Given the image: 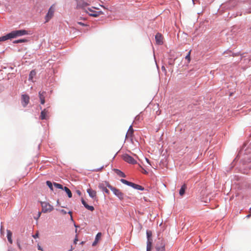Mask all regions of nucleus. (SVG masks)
Here are the masks:
<instances>
[{"instance_id":"obj_1","label":"nucleus","mask_w":251,"mask_h":251,"mask_svg":"<svg viewBox=\"0 0 251 251\" xmlns=\"http://www.w3.org/2000/svg\"><path fill=\"white\" fill-rule=\"evenodd\" d=\"M11 39L15 38L17 37L28 34V31L25 29L13 30L10 33Z\"/></svg>"},{"instance_id":"obj_2","label":"nucleus","mask_w":251,"mask_h":251,"mask_svg":"<svg viewBox=\"0 0 251 251\" xmlns=\"http://www.w3.org/2000/svg\"><path fill=\"white\" fill-rule=\"evenodd\" d=\"M107 187H108L110 190L113 192V193L117 196L120 200L124 199V194L120 190L118 189L111 185H110L109 183H107Z\"/></svg>"},{"instance_id":"obj_3","label":"nucleus","mask_w":251,"mask_h":251,"mask_svg":"<svg viewBox=\"0 0 251 251\" xmlns=\"http://www.w3.org/2000/svg\"><path fill=\"white\" fill-rule=\"evenodd\" d=\"M41 205L42 207V211L44 213L51 212L53 209V206L47 202H42L41 203Z\"/></svg>"},{"instance_id":"obj_4","label":"nucleus","mask_w":251,"mask_h":251,"mask_svg":"<svg viewBox=\"0 0 251 251\" xmlns=\"http://www.w3.org/2000/svg\"><path fill=\"white\" fill-rule=\"evenodd\" d=\"M123 159L126 162L132 164L136 163V161L131 156L128 154H125L123 156Z\"/></svg>"},{"instance_id":"obj_5","label":"nucleus","mask_w":251,"mask_h":251,"mask_svg":"<svg viewBox=\"0 0 251 251\" xmlns=\"http://www.w3.org/2000/svg\"><path fill=\"white\" fill-rule=\"evenodd\" d=\"M50 113L49 108H45L41 112L40 119L41 120L48 119L49 118V114Z\"/></svg>"},{"instance_id":"obj_6","label":"nucleus","mask_w":251,"mask_h":251,"mask_svg":"<svg viewBox=\"0 0 251 251\" xmlns=\"http://www.w3.org/2000/svg\"><path fill=\"white\" fill-rule=\"evenodd\" d=\"M54 12V9L53 7V6H51L49 11L48 12L46 16V22H48L53 16Z\"/></svg>"},{"instance_id":"obj_7","label":"nucleus","mask_w":251,"mask_h":251,"mask_svg":"<svg viewBox=\"0 0 251 251\" xmlns=\"http://www.w3.org/2000/svg\"><path fill=\"white\" fill-rule=\"evenodd\" d=\"M77 7L79 8L84 9L89 4L85 2L84 0H76Z\"/></svg>"},{"instance_id":"obj_8","label":"nucleus","mask_w":251,"mask_h":251,"mask_svg":"<svg viewBox=\"0 0 251 251\" xmlns=\"http://www.w3.org/2000/svg\"><path fill=\"white\" fill-rule=\"evenodd\" d=\"M29 102V97L27 95L22 96V103L24 107H25Z\"/></svg>"},{"instance_id":"obj_9","label":"nucleus","mask_w":251,"mask_h":251,"mask_svg":"<svg viewBox=\"0 0 251 251\" xmlns=\"http://www.w3.org/2000/svg\"><path fill=\"white\" fill-rule=\"evenodd\" d=\"M107 183H109L107 182H102V183H100L98 187L100 189H101L102 191H104L105 193L109 194V191L106 188L107 187Z\"/></svg>"},{"instance_id":"obj_10","label":"nucleus","mask_w":251,"mask_h":251,"mask_svg":"<svg viewBox=\"0 0 251 251\" xmlns=\"http://www.w3.org/2000/svg\"><path fill=\"white\" fill-rule=\"evenodd\" d=\"M87 192L88 193L89 196L93 200H96L97 199V192L95 190L89 188L87 190Z\"/></svg>"},{"instance_id":"obj_11","label":"nucleus","mask_w":251,"mask_h":251,"mask_svg":"<svg viewBox=\"0 0 251 251\" xmlns=\"http://www.w3.org/2000/svg\"><path fill=\"white\" fill-rule=\"evenodd\" d=\"M46 92L45 91H40L39 92V97L40 100V102L42 104L45 103V97L46 96Z\"/></svg>"},{"instance_id":"obj_12","label":"nucleus","mask_w":251,"mask_h":251,"mask_svg":"<svg viewBox=\"0 0 251 251\" xmlns=\"http://www.w3.org/2000/svg\"><path fill=\"white\" fill-rule=\"evenodd\" d=\"M88 10L89 11V15L94 17H97L102 13L101 11H94L89 8H88Z\"/></svg>"},{"instance_id":"obj_13","label":"nucleus","mask_w":251,"mask_h":251,"mask_svg":"<svg viewBox=\"0 0 251 251\" xmlns=\"http://www.w3.org/2000/svg\"><path fill=\"white\" fill-rule=\"evenodd\" d=\"M155 41L157 44L162 45L163 43V37L160 33H157L155 36Z\"/></svg>"},{"instance_id":"obj_14","label":"nucleus","mask_w":251,"mask_h":251,"mask_svg":"<svg viewBox=\"0 0 251 251\" xmlns=\"http://www.w3.org/2000/svg\"><path fill=\"white\" fill-rule=\"evenodd\" d=\"M81 202L84 207L88 210L91 211L94 210V207L93 206L89 205L83 199L81 200Z\"/></svg>"},{"instance_id":"obj_15","label":"nucleus","mask_w":251,"mask_h":251,"mask_svg":"<svg viewBox=\"0 0 251 251\" xmlns=\"http://www.w3.org/2000/svg\"><path fill=\"white\" fill-rule=\"evenodd\" d=\"M133 132H134V130L132 128V126H130L129 127V129H128L127 132V133L126 135V138H128V137L131 138L133 136Z\"/></svg>"},{"instance_id":"obj_16","label":"nucleus","mask_w":251,"mask_h":251,"mask_svg":"<svg viewBox=\"0 0 251 251\" xmlns=\"http://www.w3.org/2000/svg\"><path fill=\"white\" fill-rule=\"evenodd\" d=\"M101 233L100 232H99L97 234V235L96 236V238H95V241H94V242L92 244V246H95L97 245V244L98 243V241H99V240L101 238Z\"/></svg>"},{"instance_id":"obj_17","label":"nucleus","mask_w":251,"mask_h":251,"mask_svg":"<svg viewBox=\"0 0 251 251\" xmlns=\"http://www.w3.org/2000/svg\"><path fill=\"white\" fill-rule=\"evenodd\" d=\"M113 171L119 176L122 177H126V176L125 174L123 172H122L121 171H120L118 169H114L113 170Z\"/></svg>"},{"instance_id":"obj_18","label":"nucleus","mask_w":251,"mask_h":251,"mask_svg":"<svg viewBox=\"0 0 251 251\" xmlns=\"http://www.w3.org/2000/svg\"><path fill=\"white\" fill-rule=\"evenodd\" d=\"M8 39H11L10 33L5 36L0 37V42L4 41Z\"/></svg>"},{"instance_id":"obj_19","label":"nucleus","mask_w":251,"mask_h":251,"mask_svg":"<svg viewBox=\"0 0 251 251\" xmlns=\"http://www.w3.org/2000/svg\"><path fill=\"white\" fill-rule=\"evenodd\" d=\"M131 187L134 188V189H136L137 190H143L144 189V188L142 186L133 183L132 182L131 185Z\"/></svg>"},{"instance_id":"obj_20","label":"nucleus","mask_w":251,"mask_h":251,"mask_svg":"<svg viewBox=\"0 0 251 251\" xmlns=\"http://www.w3.org/2000/svg\"><path fill=\"white\" fill-rule=\"evenodd\" d=\"M152 247V240H147V251H151Z\"/></svg>"},{"instance_id":"obj_21","label":"nucleus","mask_w":251,"mask_h":251,"mask_svg":"<svg viewBox=\"0 0 251 251\" xmlns=\"http://www.w3.org/2000/svg\"><path fill=\"white\" fill-rule=\"evenodd\" d=\"M186 189V185L185 184H183L181 186V188H180L179 192V194L181 196H183V195L185 193Z\"/></svg>"},{"instance_id":"obj_22","label":"nucleus","mask_w":251,"mask_h":251,"mask_svg":"<svg viewBox=\"0 0 251 251\" xmlns=\"http://www.w3.org/2000/svg\"><path fill=\"white\" fill-rule=\"evenodd\" d=\"M63 190L66 192L69 198L72 197V193L71 190L67 187H64Z\"/></svg>"},{"instance_id":"obj_23","label":"nucleus","mask_w":251,"mask_h":251,"mask_svg":"<svg viewBox=\"0 0 251 251\" xmlns=\"http://www.w3.org/2000/svg\"><path fill=\"white\" fill-rule=\"evenodd\" d=\"M161 244L162 245V246L161 247H158L157 246H156V249L158 251H162L164 250V249H165L164 244L162 242V241H161Z\"/></svg>"},{"instance_id":"obj_24","label":"nucleus","mask_w":251,"mask_h":251,"mask_svg":"<svg viewBox=\"0 0 251 251\" xmlns=\"http://www.w3.org/2000/svg\"><path fill=\"white\" fill-rule=\"evenodd\" d=\"M35 75L36 72L34 70L31 71L29 75V79L32 81V79Z\"/></svg>"},{"instance_id":"obj_25","label":"nucleus","mask_w":251,"mask_h":251,"mask_svg":"<svg viewBox=\"0 0 251 251\" xmlns=\"http://www.w3.org/2000/svg\"><path fill=\"white\" fill-rule=\"evenodd\" d=\"M146 233H147L148 240H152V239H151V236H152L151 231H150V230H147Z\"/></svg>"},{"instance_id":"obj_26","label":"nucleus","mask_w":251,"mask_h":251,"mask_svg":"<svg viewBox=\"0 0 251 251\" xmlns=\"http://www.w3.org/2000/svg\"><path fill=\"white\" fill-rule=\"evenodd\" d=\"M121 181L123 183H124V184H126V185H127L130 186H131V184H132V182H129V181H127L126 180L124 179H121Z\"/></svg>"},{"instance_id":"obj_27","label":"nucleus","mask_w":251,"mask_h":251,"mask_svg":"<svg viewBox=\"0 0 251 251\" xmlns=\"http://www.w3.org/2000/svg\"><path fill=\"white\" fill-rule=\"evenodd\" d=\"M27 41V40L26 39H19V40H15L13 42V43L17 44V43L26 42Z\"/></svg>"},{"instance_id":"obj_28","label":"nucleus","mask_w":251,"mask_h":251,"mask_svg":"<svg viewBox=\"0 0 251 251\" xmlns=\"http://www.w3.org/2000/svg\"><path fill=\"white\" fill-rule=\"evenodd\" d=\"M53 184L54 186V187H55L57 188L60 189H63V188H64L63 186L60 184H59V183H57L56 182H54Z\"/></svg>"},{"instance_id":"obj_29","label":"nucleus","mask_w":251,"mask_h":251,"mask_svg":"<svg viewBox=\"0 0 251 251\" xmlns=\"http://www.w3.org/2000/svg\"><path fill=\"white\" fill-rule=\"evenodd\" d=\"M47 185L49 186V187L50 189L51 190H53V186L52 184L50 181H47L46 182Z\"/></svg>"},{"instance_id":"obj_30","label":"nucleus","mask_w":251,"mask_h":251,"mask_svg":"<svg viewBox=\"0 0 251 251\" xmlns=\"http://www.w3.org/2000/svg\"><path fill=\"white\" fill-rule=\"evenodd\" d=\"M12 233L9 230H7V238H12Z\"/></svg>"},{"instance_id":"obj_31","label":"nucleus","mask_w":251,"mask_h":251,"mask_svg":"<svg viewBox=\"0 0 251 251\" xmlns=\"http://www.w3.org/2000/svg\"><path fill=\"white\" fill-rule=\"evenodd\" d=\"M191 50H190V51L188 52V53L187 55L186 56V57H185V59L188 60V63H189V62H190V60H191V59H190V54H191Z\"/></svg>"},{"instance_id":"obj_32","label":"nucleus","mask_w":251,"mask_h":251,"mask_svg":"<svg viewBox=\"0 0 251 251\" xmlns=\"http://www.w3.org/2000/svg\"><path fill=\"white\" fill-rule=\"evenodd\" d=\"M78 241V238H77V235L75 236V238L74 239V243L75 244H77V242Z\"/></svg>"},{"instance_id":"obj_33","label":"nucleus","mask_w":251,"mask_h":251,"mask_svg":"<svg viewBox=\"0 0 251 251\" xmlns=\"http://www.w3.org/2000/svg\"><path fill=\"white\" fill-rule=\"evenodd\" d=\"M38 237H39V233H38V232H37V233L33 235V237L34 238H38Z\"/></svg>"},{"instance_id":"obj_34","label":"nucleus","mask_w":251,"mask_h":251,"mask_svg":"<svg viewBox=\"0 0 251 251\" xmlns=\"http://www.w3.org/2000/svg\"><path fill=\"white\" fill-rule=\"evenodd\" d=\"M37 248H38V250H40V251H43V249H42V247H41V246H40L39 244H38V245H37Z\"/></svg>"},{"instance_id":"obj_35","label":"nucleus","mask_w":251,"mask_h":251,"mask_svg":"<svg viewBox=\"0 0 251 251\" xmlns=\"http://www.w3.org/2000/svg\"><path fill=\"white\" fill-rule=\"evenodd\" d=\"M60 212H61L63 214H66L67 213L66 211H65L64 209H61L60 210Z\"/></svg>"},{"instance_id":"obj_36","label":"nucleus","mask_w":251,"mask_h":251,"mask_svg":"<svg viewBox=\"0 0 251 251\" xmlns=\"http://www.w3.org/2000/svg\"><path fill=\"white\" fill-rule=\"evenodd\" d=\"M77 24L82 26L86 25L85 24L82 23V22H77Z\"/></svg>"},{"instance_id":"obj_37","label":"nucleus","mask_w":251,"mask_h":251,"mask_svg":"<svg viewBox=\"0 0 251 251\" xmlns=\"http://www.w3.org/2000/svg\"><path fill=\"white\" fill-rule=\"evenodd\" d=\"M8 239V241H9V242L10 243V244H12V238H7Z\"/></svg>"},{"instance_id":"obj_38","label":"nucleus","mask_w":251,"mask_h":251,"mask_svg":"<svg viewBox=\"0 0 251 251\" xmlns=\"http://www.w3.org/2000/svg\"><path fill=\"white\" fill-rule=\"evenodd\" d=\"M102 168H103V166H102V167H101L100 169H95V170H94V171H97H97H99L101 170Z\"/></svg>"},{"instance_id":"obj_39","label":"nucleus","mask_w":251,"mask_h":251,"mask_svg":"<svg viewBox=\"0 0 251 251\" xmlns=\"http://www.w3.org/2000/svg\"><path fill=\"white\" fill-rule=\"evenodd\" d=\"M68 213L71 215V219H72V212L71 211H69Z\"/></svg>"},{"instance_id":"obj_40","label":"nucleus","mask_w":251,"mask_h":251,"mask_svg":"<svg viewBox=\"0 0 251 251\" xmlns=\"http://www.w3.org/2000/svg\"><path fill=\"white\" fill-rule=\"evenodd\" d=\"M73 250H74V248H73L72 246H71V249L70 250H69L68 251H73Z\"/></svg>"},{"instance_id":"obj_41","label":"nucleus","mask_w":251,"mask_h":251,"mask_svg":"<svg viewBox=\"0 0 251 251\" xmlns=\"http://www.w3.org/2000/svg\"><path fill=\"white\" fill-rule=\"evenodd\" d=\"M18 246L19 248L20 249H21V247L20 243H18Z\"/></svg>"},{"instance_id":"obj_42","label":"nucleus","mask_w":251,"mask_h":251,"mask_svg":"<svg viewBox=\"0 0 251 251\" xmlns=\"http://www.w3.org/2000/svg\"><path fill=\"white\" fill-rule=\"evenodd\" d=\"M145 159H146V160L147 161V162L148 163H150V161H149V160L148 158H146Z\"/></svg>"},{"instance_id":"obj_43","label":"nucleus","mask_w":251,"mask_h":251,"mask_svg":"<svg viewBox=\"0 0 251 251\" xmlns=\"http://www.w3.org/2000/svg\"><path fill=\"white\" fill-rule=\"evenodd\" d=\"M143 173L144 174H147L148 173V172H147L146 170H144V171L143 172Z\"/></svg>"},{"instance_id":"obj_44","label":"nucleus","mask_w":251,"mask_h":251,"mask_svg":"<svg viewBox=\"0 0 251 251\" xmlns=\"http://www.w3.org/2000/svg\"><path fill=\"white\" fill-rule=\"evenodd\" d=\"M77 193L78 194H79V195L81 194V192H80V191L78 190L77 191Z\"/></svg>"},{"instance_id":"obj_45","label":"nucleus","mask_w":251,"mask_h":251,"mask_svg":"<svg viewBox=\"0 0 251 251\" xmlns=\"http://www.w3.org/2000/svg\"><path fill=\"white\" fill-rule=\"evenodd\" d=\"M251 216V215H247V217L248 218H249V217H250Z\"/></svg>"},{"instance_id":"obj_46","label":"nucleus","mask_w":251,"mask_h":251,"mask_svg":"<svg viewBox=\"0 0 251 251\" xmlns=\"http://www.w3.org/2000/svg\"><path fill=\"white\" fill-rule=\"evenodd\" d=\"M162 69H165L164 67H162Z\"/></svg>"}]
</instances>
